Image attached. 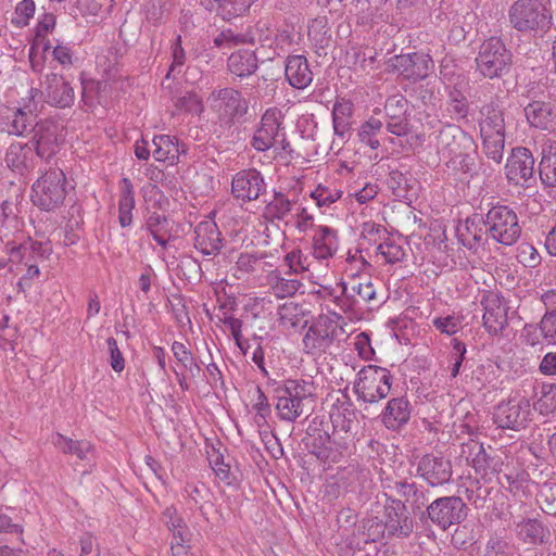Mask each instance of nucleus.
Listing matches in <instances>:
<instances>
[{
	"label": "nucleus",
	"instance_id": "obj_1",
	"mask_svg": "<svg viewBox=\"0 0 556 556\" xmlns=\"http://www.w3.org/2000/svg\"><path fill=\"white\" fill-rule=\"evenodd\" d=\"M476 148L473 138L456 125H445L437 137V153L446 167L454 172L472 170Z\"/></svg>",
	"mask_w": 556,
	"mask_h": 556
},
{
	"label": "nucleus",
	"instance_id": "obj_2",
	"mask_svg": "<svg viewBox=\"0 0 556 556\" xmlns=\"http://www.w3.org/2000/svg\"><path fill=\"white\" fill-rule=\"evenodd\" d=\"M275 405L278 417L288 422H294L308 412L307 404L313 402V383L305 380L289 379L282 388L276 390Z\"/></svg>",
	"mask_w": 556,
	"mask_h": 556
},
{
	"label": "nucleus",
	"instance_id": "obj_3",
	"mask_svg": "<svg viewBox=\"0 0 556 556\" xmlns=\"http://www.w3.org/2000/svg\"><path fill=\"white\" fill-rule=\"evenodd\" d=\"M39 89L30 88L28 96L22 98L16 106H2L0 109V127L9 135L24 136L34 130L39 112Z\"/></svg>",
	"mask_w": 556,
	"mask_h": 556
},
{
	"label": "nucleus",
	"instance_id": "obj_4",
	"mask_svg": "<svg viewBox=\"0 0 556 556\" xmlns=\"http://www.w3.org/2000/svg\"><path fill=\"white\" fill-rule=\"evenodd\" d=\"M368 523V538L374 542L382 538L384 531L391 536L407 538L414 530V520L409 516L407 506L401 500L392 497L386 502L383 523L377 519Z\"/></svg>",
	"mask_w": 556,
	"mask_h": 556
},
{
	"label": "nucleus",
	"instance_id": "obj_5",
	"mask_svg": "<svg viewBox=\"0 0 556 556\" xmlns=\"http://www.w3.org/2000/svg\"><path fill=\"white\" fill-rule=\"evenodd\" d=\"M33 203L43 211H51L63 204L66 197V177L61 168L46 170L33 185Z\"/></svg>",
	"mask_w": 556,
	"mask_h": 556
},
{
	"label": "nucleus",
	"instance_id": "obj_6",
	"mask_svg": "<svg viewBox=\"0 0 556 556\" xmlns=\"http://www.w3.org/2000/svg\"><path fill=\"white\" fill-rule=\"evenodd\" d=\"M391 381L392 376L387 368L368 365L358 371L354 391L358 400L369 404L377 403L390 393Z\"/></svg>",
	"mask_w": 556,
	"mask_h": 556
},
{
	"label": "nucleus",
	"instance_id": "obj_7",
	"mask_svg": "<svg viewBox=\"0 0 556 556\" xmlns=\"http://www.w3.org/2000/svg\"><path fill=\"white\" fill-rule=\"evenodd\" d=\"M490 238L504 245H513L521 235V227L515 211L506 205L492 206L484 218Z\"/></svg>",
	"mask_w": 556,
	"mask_h": 556
},
{
	"label": "nucleus",
	"instance_id": "obj_8",
	"mask_svg": "<svg viewBox=\"0 0 556 556\" xmlns=\"http://www.w3.org/2000/svg\"><path fill=\"white\" fill-rule=\"evenodd\" d=\"M513 55L498 37L482 42L476 59L480 73L488 78L501 77L508 73Z\"/></svg>",
	"mask_w": 556,
	"mask_h": 556
},
{
	"label": "nucleus",
	"instance_id": "obj_9",
	"mask_svg": "<svg viewBox=\"0 0 556 556\" xmlns=\"http://www.w3.org/2000/svg\"><path fill=\"white\" fill-rule=\"evenodd\" d=\"M328 315H320L308 328L303 338V350L306 354L320 355L332 345L338 337V319Z\"/></svg>",
	"mask_w": 556,
	"mask_h": 556
},
{
	"label": "nucleus",
	"instance_id": "obj_10",
	"mask_svg": "<svg viewBox=\"0 0 556 556\" xmlns=\"http://www.w3.org/2000/svg\"><path fill=\"white\" fill-rule=\"evenodd\" d=\"M511 26L519 31H531L548 23L545 7L539 0H517L508 11Z\"/></svg>",
	"mask_w": 556,
	"mask_h": 556
},
{
	"label": "nucleus",
	"instance_id": "obj_11",
	"mask_svg": "<svg viewBox=\"0 0 556 556\" xmlns=\"http://www.w3.org/2000/svg\"><path fill=\"white\" fill-rule=\"evenodd\" d=\"M467 506L459 496H443L427 506L428 518L445 531L454 525H459L467 517Z\"/></svg>",
	"mask_w": 556,
	"mask_h": 556
},
{
	"label": "nucleus",
	"instance_id": "obj_12",
	"mask_svg": "<svg viewBox=\"0 0 556 556\" xmlns=\"http://www.w3.org/2000/svg\"><path fill=\"white\" fill-rule=\"evenodd\" d=\"M532 415L530 401L520 394L511 395L496 406L494 422L503 429L525 428Z\"/></svg>",
	"mask_w": 556,
	"mask_h": 556
},
{
	"label": "nucleus",
	"instance_id": "obj_13",
	"mask_svg": "<svg viewBox=\"0 0 556 556\" xmlns=\"http://www.w3.org/2000/svg\"><path fill=\"white\" fill-rule=\"evenodd\" d=\"M282 112L277 108H270L265 111L261 125L251 141L255 150L265 152L277 144L278 137H280L282 131Z\"/></svg>",
	"mask_w": 556,
	"mask_h": 556
},
{
	"label": "nucleus",
	"instance_id": "obj_14",
	"mask_svg": "<svg viewBox=\"0 0 556 556\" xmlns=\"http://www.w3.org/2000/svg\"><path fill=\"white\" fill-rule=\"evenodd\" d=\"M392 66L408 80H422L427 78L434 68L432 58L422 52H413L395 55L392 59Z\"/></svg>",
	"mask_w": 556,
	"mask_h": 556
},
{
	"label": "nucleus",
	"instance_id": "obj_15",
	"mask_svg": "<svg viewBox=\"0 0 556 556\" xmlns=\"http://www.w3.org/2000/svg\"><path fill=\"white\" fill-rule=\"evenodd\" d=\"M266 192L263 175L255 168L238 172L231 181V193L237 200L251 202Z\"/></svg>",
	"mask_w": 556,
	"mask_h": 556
},
{
	"label": "nucleus",
	"instance_id": "obj_16",
	"mask_svg": "<svg viewBox=\"0 0 556 556\" xmlns=\"http://www.w3.org/2000/svg\"><path fill=\"white\" fill-rule=\"evenodd\" d=\"M408 101L402 94L390 96L384 104L388 132L404 137L412 132L413 125L408 118Z\"/></svg>",
	"mask_w": 556,
	"mask_h": 556
},
{
	"label": "nucleus",
	"instance_id": "obj_17",
	"mask_svg": "<svg viewBox=\"0 0 556 556\" xmlns=\"http://www.w3.org/2000/svg\"><path fill=\"white\" fill-rule=\"evenodd\" d=\"M451 462L438 454H425L417 464V476L431 486H440L452 478Z\"/></svg>",
	"mask_w": 556,
	"mask_h": 556
},
{
	"label": "nucleus",
	"instance_id": "obj_18",
	"mask_svg": "<svg viewBox=\"0 0 556 556\" xmlns=\"http://www.w3.org/2000/svg\"><path fill=\"white\" fill-rule=\"evenodd\" d=\"M211 108L219 114L222 118L232 119L236 116H242L247 113V102L241 93L232 88L214 90L207 98Z\"/></svg>",
	"mask_w": 556,
	"mask_h": 556
},
{
	"label": "nucleus",
	"instance_id": "obj_19",
	"mask_svg": "<svg viewBox=\"0 0 556 556\" xmlns=\"http://www.w3.org/2000/svg\"><path fill=\"white\" fill-rule=\"evenodd\" d=\"M39 96H43L48 104L59 109L71 108L76 98L71 83L55 73L47 75L43 90H39Z\"/></svg>",
	"mask_w": 556,
	"mask_h": 556
},
{
	"label": "nucleus",
	"instance_id": "obj_20",
	"mask_svg": "<svg viewBox=\"0 0 556 556\" xmlns=\"http://www.w3.org/2000/svg\"><path fill=\"white\" fill-rule=\"evenodd\" d=\"M33 131L34 136L28 143L33 147L36 159L49 162L55 155L59 146L58 126L53 122L42 121Z\"/></svg>",
	"mask_w": 556,
	"mask_h": 556
},
{
	"label": "nucleus",
	"instance_id": "obj_21",
	"mask_svg": "<svg viewBox=\"0 0 556 556\" xmlns=\"http://www.w3.org/2000/svg\"><path fill=\"white\" fill-rule=\"evenodd\" d=\"M481 304L484 308L483 326L490 334L501 333L507 326L508 306L503 298L495 293L483 296Z\"/></svg>",
	"mask_w": 556,
	"mask_h": 556
},
{
	"label": "nucleus",
	"instance_id": "obj_22",
	"mask_svg": "<svg viewBox=\"0 0 556 556\" xmlns=\"http://www.w3.org/2000/svg\"><path fill=\"white\" fill-rule=\"evenodd\" d=\"M534 174V159L529 149L518 147L511 151L506 164V177L515 185L523 186Z\"/></svg>",
	"mask_w": 556,
	"mask_h": 556
},
{
	"label": "nucleus",
	"instance_id": "obj_23",
	"mask_svg": "<svg viewBox=\"0 0 556 556\" xmlns=\"http://www.w3.org/2000/svg\"><path fill=\"white\" fill-rule=\"evenodd\" d=\"M7 247H10L8 244ZM9 249L10 262L16 265L29 266V264L39 265V263L46 261L51 254L50 244L34 241L30 238L20 243L18 245H12Z\"/></svg>",
	"mask_w": 556,
	"mask_h": 556
},
{
	"label": "nucleus",
	"instance_id": "obj_24",
	"mask_svg": "<svg viewBox=\"0 0 556 556\" xmlns=\"http://www.w3.org/2000/svg\"><path fill=\"white\" fill-rule=\"evenodd\" d=\"M223 247L222 233L213 220L199 223L194 228V248L203 255H217Z\"/></svg>",
	"mask_w": 556,
	"mask_h": 556
},
{
	"label": "nucleus",
	"instance_id": "obj_25",
	"mask_svg": "<svg viewBox=\"0 0 556 556\" xmlns=\"http://www.w3.org/2000/svg\"><path fill=\"white\" fill-rule=\"evenodd\" d=\"M342 293L346 296L341 304L345 311H353L356 306L377 302L376 288L370 280L352 279L343 285Z\"/></svg>",
	"mask_w": 556,
	"mask_h": 556
},
{
	"label": "nucleus",
	"instance_id": "obj_26",
	"mask_svg": "<svg viewBox=\"0 0 556 556\" xmlns=\"http://www.w3.org/2000/svg\"><path fill=\"white\" fill-rule=\"evenodd\" d=\"M525 115L532 127L548 132L556 131V104L534 101L525 108Z\"/></svg>",
	"mask_w": 556,
	"mask_h": 556
},
{
	"label": "nucleus",
	"instance_id": "obj_27",
	"mask_svg": "<svg viewBox=\"0 0 556 556\" xmlns=\"http://www.w3.org/2000/svg\"><path fill=\"white\" fill-rule=\"evenodd\" d=\"M7 165L14 172L24 174L34 169L37 165V159L34 149L27 143H11L5 154Z\"/></svg>",
	"mask_w": 556,
	"mask_h": 556
},
{
	"label": "nucleus",
	"instance_id": "obj_28",
	"mask_svg": "<svg viewBox=\"0 0 556 556\" xmlns=\"http://www.w3.org/2000/svg\"><path fill=\"white\" fill-rule=\"evenodd\" d=\"M285 75L289 84L296 89L306 88L313 80V73L303 55L288 56Z\"/></svg>",
	"mask_w": 556,
	"mask_h": 556
},
{
	"label": "nucleus",
	"instance_id": "obj_29",
	"mask_svg": "<svg viewBox=\"0 0 556 556\" xmlns=\"http://www.w3.org/2000/svg\"><path fill=\"white\" fill-rule=\"evenodd\" d=\"M410 413V404L404 396L394 397L387 403L382 422L390 430H399L408 422Z\"/></svg>",
	"mask_w": 556,
	"mask_h": 556
},
{
	"label": "nucleus",
	"instance_id": "obj_30",
	"mask_svg": "<svg viewBox=\"0 0 556 556\" xmlns=\"http://www.w3.org/2000/svg\"><path fill=\"white\" fill-rule=\"evenodd\" d=\"M480 134L481 135H505L503 112L498 104L490 102L480 110Z\"/></svg>",
	"mask_w": 556,
	"mask_h": 556
},
{
	"label": "nucleus",
	"instance_id": "obj_31",
	"mask_svg": "<svg viewBox=\"0 0 556 556\" xmlns=\"http://www.w3.org/2000/svg\"><path fill=\"white\" fill-rule=\"evenodd\" d=\"M462 243L468 249H476L490 237L486 227H484V218L475 215L467 218L464 229H458Z\"/></svg>",
	"mask_w": 556,
	"mask_h": 556
},
{
	"label": "nucleus",
	"instance_id": "obj_32",
	"mask_svg": "<svg viewBox=\"0 0 556 556\" xmlns=\"http://www.w3.org/2000/svg\"><path fill=\"white\" fill-rule=\"evenodd\" d=\"M255 0H201V5L224 20L243 14Z\"/></svg>",
	"mask_w": 556,
	"mask_h": 556
},
{
	"label": "nucleus",
	"instance_id": "obj_33",
	"mask_svg": "<svg viewBox=\"0 0 556 556\" xmlns=\"http://www.w3.org/2000/svg\"><path fill=\"white\" fill-rule=\"evenodd\" d=\"M53 444L64 454L75 455L80 460L91 462L94 459V447L87 440H73L61 433H56Z\"/></svg>",
	"mask_w": 556,
	"mask_h": 556
},
{
	"label": "nucleus",
	"instance_id": "obj_34",
	"mask_svg": "<svg viewBox=\"0 0 556 556\" xmlns=\"http://www.w3.org/2000/svg\"><path fill=\"white\" fill-rule=\"evenodd\" d=\"M516 533L518 538L526 544H542L549 538V530L535 519L528 518L516 525Z\"/></svg>",
	"mask_w": 556,
	"mask_h": 556
},
{
	"label": "nucleus",
	"instance_id": "obj_35",
	"mask_svg": "<svg viewBox=\"0 0 556 556\" xmlns=\"http://www.w3.org/2000/svg\"><path fill=\"white\" fill-rule=\"evenodd\" d=\"M395 493L405 500V505L413 511L421 509L428 502V490L418 486L415 482L396 481L393 486Z\"/></svg>",
	"mask_w": 556,
	"mask_h": 556
},
{
	"label": "nucleus",
	"instance_id": "obj_36",
	"mask_svg": "<svg viewBox=\"0 0 556 556\" xmlns=\"http://www.w3.org/2000/svg\"><path fill=\"white\" fill-rule=\"evenodd\" d=\"M307 311L302 304L286 302L278 308L279 325L286 329L303 328L307 325Z\"/></svg>",
	"mask_w": 556,
	"mask_h": 556
},
{
	"label": "nucleus",
	"instance_id": "obj_37",
	"mask_svg": "<svg viewBox=\"0 0 556 556\" xmlns=\"http://www.w3.org/2000/svg\"><path fill=\"white\" fill-rule=\"evenodd\" d=\"M337 251L336 231L327 226H319L313 238V254L316 258L326 260Z\"/></svg>",
	"mask_w": 556,
	"mask_h": 556
},
{
	"label": "nucleus",
	"instance_id": "obj_38",
	"mask_svg": "<svg viewBox=\"0 0 556 556\" xmlns=\"http://www.w3.org/2000/svg\"><path fill=\"white\" fill-rule=\"evenodd\" d=\"M228 70L237 77H247L257 70V59L253 51L238 50L228 58Z\"/></svg>",
	"mask_w": 556,
	"mask_h": 556
},
{
	"label": "nucleus",
	"instance_id": "obj_39",
	"mask_svg": "<svg viewBox=\"0 0 556 556\" xmlns=\"http://www.w3.org/2000/svg\"><path fill=\"white\" fill-rule=\"evenodd\" d=\"M121 194L118 200V222L125 228L132 223V210L135 208L134 187L129 178L121 180Z\"/></svg>",
	"mask_w": 556,
	"mask_h": 556
},
{
	"label": "nucleus",
	"instance_id": "obj_40",
	"mask_svg": "<svg viewBox=\"0 0 556 556\" xmlns=\"http://www.w3.org/2000/svg\"><path fill=\"white\" fill-rule=\"evenodd\" d=\"M500 483L505 486L508 492L519 501L530 495L529 475L523 471L504 472L498 477Z\"/></svg>",
	"mask_w": 556,
	"mask_h": 556
},
{
	"label": "nucleus",
	"instance_id": "obj_41",
	"mask_svg": "<svg viewBox=\"0 0 556 556\" xmlns=\"http://www.w3.org/2000/svg\"><path fill=\"white\" fill-rule=\"evenodd\" d=\"M353 114V104L350 101L341 99L337 101L332 109V124L337 136L344 139L351 130V118Z\"/></svg>",
	"mask_w": 556,
	"mask_h": 556
},
{
	"label": "nucleus",
	"instance_id": "obj_42",
	"mask_svg": "<svg viewBox=\"0 0 556 556\" xmlns=\"http://www.w3.org/2000/svg\"><path fill=\"white\" fill-rule=\"evenodd\" d=\"M162 519L166 527L173 532V541L175 547L181 548V545L188 540L189 531L188 527L184 522V519L178 516L175 507L169 506L165 508L162 514Z\"/></svg>",
	"mask_w": 556,
	"mask_h": 556
},
{
	"label": "nucleus",
	"instance_id": "obj_43",
	"mask_svg": "<svg viewBox=\"0 0 556 556\" xmlns=\"http://www.w3.org/2000/svg\"><path fill=\"white\" fill-rule=\"evenodd\" d=\"M152 143L154 147L152 155L155 159V161H168L172 164L178 162L179 147L178 143L175 141V138H172L168 135L154 136Z\"/></svg>",
	"mask_w": 556,
	"mask_h": 556
},
{
	"label": "nucleus",
	"instance_id": "obj_44",
	"mask_svg": "<svg viewBox=\"0 0 556 556\" xmlns=\"http://www.w3.org/2000/svg\"><path fill=\"white\" fill-rule=\"evenodd\" d=\"M446 112L455 122L468 121L470 108L466 96L455 88L452 89L447 96Z\"/></svg>",
	"mask_w": 556,
	"mask_h": 556
},
{
	"label": "nucleus",
	"instance_id": "obj_45",
	"mask_svg": "<svg viewBox=\"0 0 556 556\" xmlns=\"http://www.w3.org/2000/svg\"><path fill=\"white\" fill-rule=\"evenodd\" d=\"M539 172L544 185L556 186V142L549 144L548 150L543 149Z\"/></svg>",
	"mask_w": 556,
	"mask_h": 556
},
{
	"label": "nucleus",
	"instance_id": "obj_46",
	"mask_svg": "<svg viewBox=\"0 0 556 556\" xmlns=\"http://www.w3.org/2000/svg\"><path fill=\"white\" fill-rule=\"evenodd\" d=\"M382 128L383 123L380 119L370 117L362 124L358 130L359 141L372 150L378 149L380 147V137L383 135Z\"/></svg>",
	"mask_w": 556,
	"mask_h": 556
},
{
	"label": "nucleus",
	"instance_id": "obj_47",
	"mask_svg": "<svg viewBox=\"0 0 556 556\" xmlns=\"http://www.w3.org/2000/svg\"><path fill=\"white\" fill-rule=\"evenodd\" d=\"M291 208V201L282 192H275L273 200L266 204L263 215L269 222L282 220Z\"/></svg>",
	"mask_w": 556,
	"mask_h": 556
},
{
	"label": "nucleus",
	"instance_id": "obj_48",
	"mask_svg": "<svg viewBox=\"0 0 556 556\" xmlns=\"http://www.w3.org/2000/svg\"><path fill=\"white\" fill-rule=\"evenodd\" d=\"M146 228L161 247L165 248L167 245L170 235L168 222L164 215L151 214L146 222Z\"/></svg>",
	"mask_w": 556,
	"mask_h": 556
},
{
	"label": "nucleus",
	"instance_id": "obj_49",
	"mask_svg": "<svg viewBox=\"0 0 556 556\" xmlns=\"http://www.w3.org/2000/svg\"><path fill=\"white\" fill-rule=\"evenodd\" d=\"M143 12L147 20L153 25H159L172 7V0H144Z\"/></svg>",
	"mask_w": 556,
	"mask_h": 556
},
{
	"label": "nucleus",
	"instance_id": "obj_50",
	"mask_svg": "<svg viewBox=\"0 0 556 556\" xmlns=\"http://www.w3.org/2000/svg\"><path fill=\"white\" fill-rule=\"evenodd\" d=\"M541 509L548 515H556V482H544L536 494Z\"/></svg>",
	"mask_w": 556,
	"mask_h": 556
},
{
	"label": "nucleus",
	"instance_id": "obj_51",
	"mask_svg": "<svg viewBox=\"0 0 556 556\" xmlns=\"http://www.w3.org/2000/svg\"><path fill=\"white\" fill-rule=\"evenodd\" d=\"M485 155L500 164L503 159L505 135H481Z\"/></svg>",
	"mask_w": 556,
	"mask_h": 556
},
{
	"label": "nucleus",
	"instance_id": "obj_52",
	"mask_svg": "<svg viewBox=\"0 0 556 556\" xmlns=\"http://www.w3.org/2000/svg\"><path fill=\"white\" fill-rule=\"evenodd\" d=\"M276 37V30L269 24L258 22L254 30L247 35V42L252 45L260 43L262 47H271Z\"/></svg>",
	"mask_w": 556,
	"mask_h": 556
},
{
	"label": "nucleus",
	"instance_id": "obj_53",
	"mask_svg": "<svg viewBox=\"0 0 556 556\" xmlns=\"http://www.w3.org/2000/svg\"><path fill=\"white\" fill-rule=\"evenodd\" d=\"M413 182L414 180L410 175L400 170H392L388 179L389 187L400 198L408 197V192L413 190Z\"/></svg>",
	"mask_w": 556,
	"mask_h": 556
},
{
	"label": "nucleus",
	"instance_id": "obj_54",
	"mask_svg": "<svg viewBox=\"0 0 556 556\" xmlns=\"http://www.w3.org/2000/svg\"><path fill=\"white\" fill-rule=\"evenodd\" d=\"M270 280H271L270 287H271L273 293L277 298L291 296L302 286V283L298 279H287V278L279 277L278 275H271Z\"/></svg>",
	"mask_w": 556,
	"mask_h": 556
},
{
	"label": "nucleus",
	"instance_id": "obj_55",
	"mask_svg": "<svg viewBox=\"0 0 556 556\" xmlns=\"http://www.w3.org/2000/svg\"><path fill=\"white\" fill-rule=\"evenodd\" d=\"M119 50L116 46H110L97 55V66L106 75H110L119 63Z\"/></svg>",
	"mask_w": 556,
	"mask_h": 556
},
{
	"label": "nucleus",
	"instance_id": "obj_56",
	"mask_svg": "<svg viewBox=\"0 0 556 556\" xmlns=\"http://www.w3.org/2000/svg\"><path fill=\"white\" fill-rule=\"evenodd\" d=\"M535 408L542 415H548L556 410V384L542 387L541 396L535 403Z\"/></svg>",
	"mask_w": 556,
	"mask_h": 556
},
{
	"label": "nucleus",
	"instance_id": "obj_57",
	"mask_svg": "<svg viewBox=\"0 0 556 556\" xmlns=\"http://www.w3.org/2000/svg\"><path fill=\"white\" fill-rule=\"evenodd\" d=\"M342 195V191L328 186L318 185L312 192L311 197L316 201L318 206H329L338 201Z\"/></svg>",
	"mask_w": 556,
	"mask_h": 556
},
{
	"label": "nucleus",
	"instance_id": "obj_58",
	"mask_svg": "<svg viewBox=\"0 0 556 556\" xmlns=\"http://www.w3.org/2000/svg\"><path fill=\"white\" fill-rule=\"evenodd\" d=\"M106 87L103 81L86 80L81 83V99L88 106H92L94 102L101 103V91Z\"/></svg>",
	"mask_w": 556,
	"mask_h": 556
},
{
	"label": "nucleus",
	"instance_id": "obj_59",
	"mask_svg": "<svg viewBox=\"0 0 556 556\" xmlns=\"http://www.w3.org/2000/svg\"><path fill=\"white\" fill-rule=\"evenodd\" d=\"M1 214L3 216L2 229L4 231V236H9L14 231H18L22 225V222L18 219L16 214L14 213V206L9 201H3L1 204Z\"/></svg>",
	"mask_w": 556,
	"mask_h": 556
},
{
	"label": "nucleus",
	"instance_id": "obj_60",
	"mask_svg": "<svg viewBox=\"0 0 556 556\" xmlns=\"http://www.w3.org/2000/svg\"><path fill=\"white\" fill-rule=\"evenodd\" d=\"M175 106L178 111L200 114L203 111L202 99L193 91H188L179 97Z\"/></svg>",
	"mask_w": 556,
	"mask_h": 556
},
{
	"label": "nucleus",
	"instance_id": "obj_61",
	"mask_svg": "<svg viewBox=\"0 0 556 556\" xmlns=\"http://www.w3.org/2000/svg\"><path fill=\"white\" fill-rule=\"evenodd\" d=\"M377 250L378 253L389 264L401 262L405 256L403 248L400 244H396L395 242L392 241H386L383 243H380Z\"/></svg>",
	"mask_w": 556,
	"mask_h": 556
},
{
	"label": "nucleus",
	"instance_id": "obj_62",
	"mask_svg": "<svg viewBox=\"0 0 556 556\" xmlns=\"http://www.w3.org/2000/svg\"><path fill=\"white\" fill-rule=\"evenodd\" d=\"M330 444V435L327 431H324L318 434V438L313 439L311 453L320 460H327L331 453Z\"/></svg>",
	"mask_w": 556,
	"mask_h": 556
},
{
	"label": "nucleus",
	"instance_id": "obj_63",
	"mask_svg": "<svg viewBox=\"0 0 556 556\" xmlns=\"http://www.w3.org/2000/svg\"><path fill=\"white\" fill-rule=\"evenodd\" d=\"M518 260L525 266L534 268L541 263V255L530 243H521L518 248Z\"/></svg>",
	"mask_w": 556,
	"mask_h": 556
},
{
	"label": "nucleus",
	"instance_id": "obj_64",
	"mask_svg": "<svg viewBox=\"0 0 556 556\" xmlns=\"http://www.w3.org/2000/svg\"><path fill=\"white\" fill-rule=\"evenodd\" d=\"M247 35L235 34L231 29L223 30L214 38V45L217 48H231L233 46L247 43Z\"/></svg>",
	"mask_w": 556,
	"mask_h": 556
}]
</instances>
